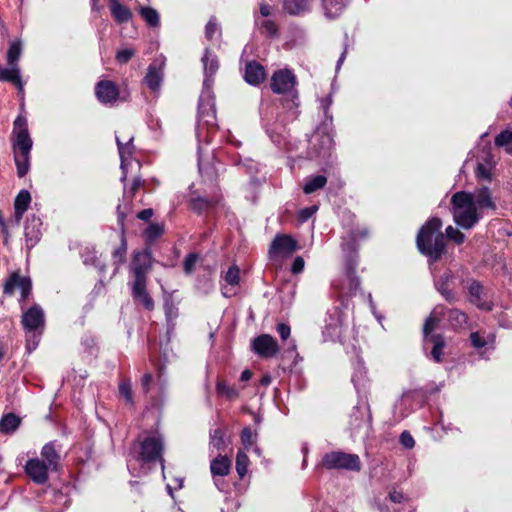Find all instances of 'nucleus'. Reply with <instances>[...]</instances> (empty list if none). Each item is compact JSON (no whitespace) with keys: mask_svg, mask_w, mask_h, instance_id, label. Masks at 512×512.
I'll use <instances>...</instances> for the list:
<instances>
[{"mask_svg":"<svg viewBox=\"0 0 512 512\" xmlns=\"http://www.w3.org/2000/svg\"><path fill=\"white\" fill-rule=\"evenodd\" d=\"M97 99L103 104H113L119 97V89L115 83L109 80L98 82L95 88Z\"/></svg>","mask_w":512,"mask_h":512,"instance_id":"2eb2a0df","label":"nucleus"},{"mask_svg":"<svg viewBox=\"0 0 512 512\" xmlns=\"http://www.w3.org/2000/svg\"><path fill=\"white\" fill-rule=\"evenodd\" d=\"M400 443L406 449H412L415 445L414 438L408 431H403L400 435Z\"/></svg>","mask_w":512,"mask_h":512,"instance_id":"603ef678","label":"nucleus"},{"mask_svg":"<svg viewBox=\"0 0 512 512\" xmlns=\"http://www.w3.org/2000/svg\"><path fill=\"white\" fill-rule=\"evenodd\" d=\"M11 142L17 175L24 177L29 171L30 152L33 142L28 131L27 120L22 115H19L14 121Z\"/></svg>","mask_w":512,"mask_h":512,"instance_id":"7ed1b4c3","label":"nucleus"},{"mask_svg":"<svg viewBox=\"0 0 512 512\" xmlns=\"http://www.w3.org/2000/svg\"><path fill=\"white\" fill-rule=\"evenodd\" d=\"M496 208L491 190L482 186L472 192L458 191L451 197V213L454 222L463 229H472L486 210Z\"/></svg>","mask_w":512,"mask_h":512,"instance_id":"f257e3e1","label":"nucleus"},{"mask_svg":"<svg viewBox=\"0 0 512 512\" xmlns=\"http://www.w3.org/2000/svg\"><path fill=\"white\" fill-rule=\"evenodd\" d=\"M482 291V286L479 283H472L469 287L471 302L475 304L478 308L489 311L492 309V304L488 301H483L481 299Z\"/></svg>","mask_w":512,"mask_h":512,"instance_id":"393cba45","label":"nucleus"},{"mask_svg":"<svg viewBox=\"0 0 512 512\" xmlns=\"http://www.w3.org/2000/svg\"><path fill=\"white\" fill-rule=\"evenodd\" d=\"M225 281L230 286H237L240 282V270L237 266H232L225 274Z\"/></svg>","mask_w":512,"mask_h":512,"instance_id":"37998d69","label":"nucleus"},{"mask_svg":"<svg viewBox=\"0 0 512 512\" xmlns=\"http://www.w3.org/2000/svg\"><path fill=\"white\" fill-rule=\"evenodd\" d=\"M173 482H174L173 484L167 483V485H166L167 491L171 495V497H173V490L182 488L183 478L176 477V478H174Z\"/></svg>","mask_w":512,"mask_h":512,"instance_id":"bf43d9fd","label":"nucleus"},{"mask_svg":"<svg viewBox=\"0 0 512 512\" xmlns=\"http://www.w3.org/2000/svg\"><path fill=\"white\" fill-rule=\"evenodd\" d=\"M270 86L274 93L287 95L289 97V109L296 110L299 107L297 78L293 71L287 68L275 71L271 77Z\"/></svg>","mask_w":512,"mask_h":512,"instance_id":"423d86ee","label":"nucleus"},{"mask_svg":"<svg viewBox=\"0 0 512 512\" xmlns=\"http://www.w3.org/2000/svg\"><path fill=\"white\" fill-rule=\"evenodd\" d=\"M438 321H439V319L435 316V312H433L427 318V320H426V322L424 324V327H423V332H424V336L426 338V341H428V336L434 330V328L436 327Z\"/></svg>","mask_w":512,"mask_h":512,"instance_id":"09e8293b","label":"nucleus"},{"mask_svg":"<svg viewBox=\"0 0 512 512\" xmlns=\"http://www.w3.org/2000/svg\"><path fill=\"white\" fill-rule=\"evenodd\" d=\"M21 323L26 332L31 333L44 325L43 309L35 304L27 311L23 312Z\"/></svg>","mask_w":512,"mask_h":512,"instance_id":"f8f14e48","label":"nucleus"},{"mask_svg":"<svg viewBox=\"0 0 512 512\" xmlns=\"http://www.w3.org/2000/svg\"><path fill=\"white\" fill-rule=\"evenodd\" d=\"M389 497L394 503H401L404 500V494L396 490L390 492Z\"/></svg>","mask_w":512,"mask_h":512,"instance_id":"69168bd1","label":"nucleus"},{"mask_svg":"<svg viewBox=\"0 0 512 512\" xmlns=\"http://www.w3.org/2000/svg\"><path fill=\"white\" fill-rule=\"evenodd\" d=\"M153 216V210L152 209H144L140 211L137 215V217L141 220L148 221Z\"/></svg>","mask_w":512,"mask_h":512,"instance_id":"338daca9","label":"nucleus"},{"mask_svg":"<svg viewBox=\"0 0 512 512\" xmlns=\"http://www.w3.org/2000/svg\"><path fill=\"white\" fill-rule=\"evenodd\" d=\"M297 249V242L289 235H277L269 249L272 259L280 260L291 256Z\"/></svg>","mask_w":512,"mask_h":512,"instance_id":"1a4fd4ad","label":"nucleus"},{"mask_svg":"<svg viewBox=\"0 0 512 512\" xmlns=\"http://www.w3.org/2000/svg\"><path fill=\"white\" fill-rule=\"evenodd\" d=\"M9 68H5L0 80L11 82L18 88L22 94L24 91V85L20 77V70L18 65H9Z\"/></svg>","mask_w":512,"mask_h":512,"instance_id":"b1692460","label":"nucleus"},{"mask_svg":"<svg viewBox=\"0 0 512 512\" xmlns=\"http://www.w3.org/2000/svg\"><path fill=\"white\" fill-rule=\"evenodd\" d=\"M135 54V51L132 48H124L117 52L116 60L119 63H127Z\"/></svg>","mask_w":512,"mask_h":512,"instance_id":"8fccbe9b","label":"nucleus"},{"mask_svg":"<svg viewBox=\"0 0 512 512\" xmlns=\"http://www.w3.org/2000/svg\"><path fill=\"white\" fill-rule=\"evenodd\" d=\"M163 441L159 434H152L144 437L139 442V451L128 460L127 466L133 476H140L147 473L142 464H147L159 460L163 464L162 458ZM164 470V465H162Z\"/></svg>","mask_w":512,"mask_h":512,"instance_id":"20e7f679","label":"nucleus"},{"mask_svg":"<svg viewBox=\"0 0 512 512\" xmlns=\"http://www.w3.org/2000/svg\"><path fill=\"white\" fill-rule=\"evenodd\" d=\"M41 226V219L35 215L27 218L24 226V237L27 250H31L40 241L42 235Z\"/></svg>","mask_w":512,"mask_h":512,"instance_id":"ddd939ff","label":"nucleus"},{"mask_svg":"<svg viewBox=\"0 0 512 512\" xmlns=\"http://www.w3.org/2000/svg\"><path fill=\"white\" fill-rule=\"evenodd\" d=\"M433 343L431 351L432 358L435 362H441L443 357V350L445 346L444 339L441 335L431 336L429 339Z\"/></svg>","mask_w":512,"mask_h":512,"instance_id":"f704fd0d","label":"nucleus"},{"mask_svg":"<svg viewBox=\"0 0 512 512\" xmlns=\"http://www.w3.org/2000/svg\"><path fill=\"white\" fill-rule=\"evenodd\" d=\"M165 61L162 58L155 59L147 69L144 84L154 93L158 92L164 77Z\"/></svg>","mask_w":512,"mask_h":512,"instance_id":"9d476101","label":"nucleus"},{"mask_svg":"<svg viewBox=\"0 0 512 512\" xmlns=\"http://www.w3.org/2000/svg\"><path fill=\"white\" fill-rule=\"evenodd\" d=\"M452 279V276L449 273H445L444 276L435 280L436 289L443 295V297L452 302L454 300L453 293L448 289V283Z\"/></svg>","mask_w":512,"mask_h":512,"instance_id":"7c9ffc66","label":"nucleus"},{"mask_svg":"<svg viewBox=\"0 0 512 512\" xmlns=\"http://www.w3.org/2000/svg\"><path fill=\"white\" fill-rule=\"evenodd\" d=\"M197 260L198 255L195 253H191L186 257L184 261V270L186 273L190 274L194 270Z\"/></svg>","mask_w":512,"mask_h":512,"instance_id":"864d4df0","label":"nucleus"},{"mask_svg":"<svg viewBox=\"0 0 512 512\" xmlns=\"http://www.w3.org/2000/svg\"><path fill=\"white\" fill-rule=\"evenodd\" d=\"M139 14L143 20L151 27H158L160 24L159 13L151 7H140Z\"/></svg>","mask_w":512,"mask_h":512,"instance_id":"2f4dec72","label":"nucleus"},{"mask_svg":"<svg viewBox=\"0 0 512 512\" xmlns=\"http://www.w3.org/2000/svg\"><path fill=\"white\" fill-rule=\"evenodd\" d=\"M205 80L203 84V91L199 101L198 123L196 135L199 141H208L207 135L212 130L216 129V111L210 91V77L213 76L218 69L217 58L206 50L202 58Z\"/></svg>","mask_w":512,"mask_h":512,"instance_id":"f03ea898","label":"nucleus"},{"mask_svg":"<svg viewBox=\"0 0 512 512\" xmlns=\"http://www.w3.org/2000/svg\"><path fill=\"white\" fill-rule=\"evenodd\" d=\"M249 458L244 451H238L236 456V471L240 478H243L248 472Z\"/></svg>","mask_w":512,"mask_h":512,"instance_id":"4c0bfd02","label":"nucleus"},{"mask_svg":"<svg viewBox=\"0 0 512 512\" xmlns=\"http://www.w3.org/2000/svg\"><path fill=\"white\" fill-rule=\"evenodd\" d=\"M18 289L21 292L22 300L26 299L31 291V281L27 277H22L18 273H13L4 286V293L11 295Z\"/></svg>","mask_w":512,"mask_h":512,"instance_id":"dca6fc26","label":"nucleus"},{"mask_svg":"<svg viewBox=\"0 0 512 512\" xmlns=\"http://www.w3.org/2000/svg\"><path fill=\"white\" fill-rule=\"evenodd\" d=\"M470 340L473 347L480 349L488 346L492 347L495 342V336L492 333L484 336L480 332H473L470 334Z\"/></svg>","mask_w":512,"mask_h":512,"instance_id":"c85d7f7f","label":"nucleus"},{"mask_svg":"<svg viewBox=\"0 0 512 512\" xmlns=\"http://www.w3.org/2000/svg\"><path fill=\"white\" fill-rule=\"evenodd\" d=\"M132 296L136 302L142 304L147 310H152L154 308V302L146 291V281L133 282Z\"/></svg>","mask_w":512,"mask_h":512,"instance_id":"a211bd4d","label":"nucleus"},{"mask_svg":"<svg viewBox=\"0 0 512 512\" xmlns=\"http://www.w3.org/2000/svg\"><path fill=\"white\" fill-rule=\"evenodd\" d=\"M217 392L220 395L226 396L229 399L236 398L238 396V392L234 387H230L225 383L219 382L217 384Z\"/></svg>","mask_w":512,"mask_h":512,"instance_id":"49530a36","label":"nucleus"},{"mask_svg":"<svg viewBox=\"0 0 512 512\" xmlns=\"http://www.w3.org/2000/svg\"><path fill=\"white\" fill-rule=\"evenodd\" d=\"M151 268L150 254L146 251L137 252L131 263V271L134 274V281H146V275Z\"/></svg>","mask_w":512,"mask_h":512,"instance_id":"4468645a","label":"nucleus"},{"mask_svg":"<svg viewBox=\"0 0 512 512\" xmlns=\"http://www.w3.org/2000/svg\"><path fill=\"white\" fill-rule=\"evenodd\" d=\"M252 349L256 354L264 358L273 357L279 351L276 340L268 334L255 338L252 342Z\"/></svg>","mask_w":512,"mask_h":512,"instance_id":"9b49d317","label":"nucleus"},{"mask_svg":"<svg viewBox=\"0 0 512 512\" xmlns=\"http://www.w3.org/2000/svg\"><path fill=\"white\" fill-rule=\"evenodd\" d=\"M231 461L227 456L218 455L210 463V471L212 476L224 477L230 473Z\"/></svg>","mask_w":512,"mask_h":512,"instance_id":"4be33fe9","label":"nucleus"},{"mask_svg":"<svg viewBox=\"0 0 512 512\" xmlns=\"http://www.w3.org/2000/svg\"><path fill=\"white\" fill-rule=\"evenodd\" d=\"M442 221L439 218H431L420 229L416 243L419 251L429 257L437 260L445 252L444 235L440 232Z\"/></svg>","mask_w":512,"mask_h":512,"instance_id":"39448f33","label":"nucleus"},{"mask_svg":"<svg viewBox=\"0 0 512 512\" xmlns=\"http://www.w3.org/2000/svg\"><path fill=\"white\" fill-rule=\"evenodd\" d=\"M327 183V178L323 175H316L305 179L303 191L305 194H311L322 189Z\"/></svg>","mask_w":512,"mask_h":512,"instance_id":"bb28decb","label":"nucleus"},{"mask_svg":"<svg viewBox=\"0 0 512 512\" xmlns=\"http://www.w3.org/2000/svg\"><path fill=\"white\" fill-rule=\"evenodd\" d=\"M210 445L217 451H222L226 448L227 444L224 439V434L220 429H216L211 433Z\"/></svg>","mask_w":512,"mask_h":512,"instance_id":"a19ab883","label":"nucleus"},{"mask_svg":"<svg viewBox=\"0 0 512 512\" xmlns=\"http://www.w3.org/2000/svg\"><path fill=\"white\" fill-rule=\"evenodd\" d=\"M49 469L51 468L39 459H31L25 466L26 473L37 484H44L47 481Z\"/></svg>","mask_w":512,"mask_h":512,"instance_id":"f3484780","label":"nucleus"},{"mask_svg":"<svg viewBox=\"0 0 512 512\" xmlns=\"http://www.w3.org/2000/svg\"><path fill=\"white\" fill-rule=\"evenodd\" d=\"M241 442L246 451H248L255 442V437L250 428L245 427L241 433Z\"/></svg>","mask_w":512,"mask_h":512,"instance_id":"a18cd8bd","label":"nucleus"},{"mask_svg":"<svg viewBox=\"0 0 512 512\" xmlns=\"http://www.w3.org/2000/svg\"><path fill=\"white\" fill-rule=\"evenodd\" d=\"M22 47L19 41H14L10 44L8 53H7V62L8 65H17V62L21 56Z\"/></svg>","mask_w":512,"mask_h":512,"instance_id":"58836bf2","label":"nucleus"},{"mask_svg":"<svg viewBox=\"0 0 512 512\" xmlns=\"http://www.w3.org/2000/svg\"><path fill=\"white\" fill-rule=\"evenodd\" d=\"M476 174L477 177L483 179H488L490 177L488 169L483 164H478Z\"/></svg>","mask_w":512,"mask_h":512,"instance_id":"0e129e2a","label":"nucleus"},{"mask_svg":"<svg viewBox=\"0 0 512 512\" xmlns=\"http://www.w3.org/2000/svg\"><path fill=\"white\" fill-rule=\"evenodd\" d=\"M322 465L327 469L360 470V459L356 454L341 451L327 453L322 458Z\"/></svg>","mask_w":512,"mask_h":512,"instance_id":"0eeeda50","label":"nucleus"},{"mask_svg":"<svg viewBox=\"0 0 512 512\" xmlns=\"http://www.w3.org/2000/svg\"><path fill=\"white\" fill-rule=\"evenodd\" d=\"M133 137L128 136L127 138H122L120 135H116V142L119 150V155L121 159V170L122 177L121 180L125 181L127 178L128 168L131 169H139L140 163L139 161H134L132 159L133 154V145H132Z\"/></svg>","mask_w":512,"mask_h":512,"instance_id":"6e6552de","label":"nucleus"},{"mask_svg":"<svg viewBox=\"0 0 512 512\" xmlns=\"http://www.w3.org/2000/svg\"><path fill=\"white\" fill-rule=\"evenodd\" d=\"M348 238H344L342 242V248L344 251L352 252L356 248V244L359 240L365 239L369 232L366 227L351 228L348 232Z\"/></svg>","mask_w":512,"mask_h":512,"instance_id":"6ab92c4d","label":"nucleus"},{"mask_svg":"<svg viewBox=\"0 0 512 512\" xmlns=\"http://www.w3.org/2000/svg\"><path fill=\"white\" fill-rule=\"evenodd\" d=\"M119 394L128 405H130V406L134 405L133 393H132V387H131L130 381L124 380L119 384Z\"/></svg>","mask_w":512,"mask_h":512,"instance_id":"ea45409f","label":"nucleus"},{"mask_svg":"<svg viewBox=\"0 0 512 512\" xmlns=\"http://www.w3.org/2000/svg\"><path fill=\"white\" fill-rule=\"evenodd\" d=\"M41 456L50 468L56 469L59 456L52 444H46L41 451Z\"/></svg>","mask_w":512,"mask_h":512,"instance_id":"473e14b6","label":"nucleus"},{"mask_svg":"<svg viewBox=\"0 0 512 512\" xmlns=\"http://www.w3.org/2000/svg\"><path fill=\"white\" fill-rule=\"evenodd\" d=\"M332 137L331 135L329 134H326L324 137H323V140H322V149L323 150H328L331 145H332Z\"/></svg>","mask_w":512,"mask_h":512,"instance_id":"774afa93","label":"nucleus"},{"mask_svg":"<svg viewBox=\"0 0 512 512\" xmlns=\"http://www.w3.org/2000/svg\"><path fill=\"white\" fill-rule=\"evenodd\" d=\"M256 23L261 26L263 32L268 36H274L277 33V27L272 20H263L260 22L259 19L256 18Z\"/></svg>","mask_w":512,"mask_h":512,"instance_id":"de8ad7c7","label":"nucleus"},{"mask_svg":"<svg viewBox=\"0 0 512 512\" xmlns=\"http://www.w3.org/2000/svg\"><path fill=\"white\" fill-rule=\"evenodd\" d=\"M219 32V27L214 20H210L205 28V35L208 39H212V37Z\"/></svg>","mask_w":512,"mask_h":512,"instance_id":"6e6d98bb","label":"nucleus"},{"mask_svg":"<svg viewBox=\"0 0 512 512\" xmlns=\"http://www.w3.org/2000/svg\"><path fill=\"white\" fill-rule=\"evenodd\" d=\"M323 1V7L325 10V14L328 18L334 19L338 17L343 9H344V3L334 0H322Z\"/></svg>","mask_w":512,"mask_h":512,"instance_id":"72a5a7b5","label":"nucleus"},{"mask_svg":"<svg viewBox=\"0 0 512 512\" xmlns=\"http://www.w3.org/2000/svg\"><path fill=\"white\" fill-rule=\"evenodd\" d=\"M305 262L300 256L296 257L292 263L291 271L293 274L301 273L304 269Z\"/></svg>","mask_w":512,"mask_h":512,"instance_id":"13d9d810","label":"nucleus"},{"mask_svg":"<svg viewBox=\"0 0 512 512\" xmlns=\"http://www.w3.org/2000/svg\"><path fill=\"white\" fill-rule=\"evenodd\" d=\"M266 73L264 67L256 62H250L246 65L244 78L250 85H258L265 79Z\"/></svg>","mask_w":512,"mask_h":512,"instance_id":"412c9836","label":"nucleus"},{"mask_svg":"<svg viewBox=\"0 0 512 512\" xmlns=\"http://www.w3.org/2000/svg\"><path fill=\"white\" fill-rule=\"evenodd\" d=\"M31 203V195L27 190H21L14 200V218L15 223L18 225L23 217V214L28 209Z\"/></svg>","mask_w":512,"mask_h":512,"instance_id":"aec40b11","label":"nucleus"},{"mask_svg":"<svg viewBox=\"0 0 512 512\" xmlns=\"http://www.w3.org/2000/svg\"><path fill=\"white\" fill-rule=\"evenodd\" d=\"M346 288H341L340 295L344 297L346 294L353 295L357 289L359 288L360 281L359 278L355 275L354 266L352 263H348L347 272H346Z\"/></svg>","mask_w":512,"mask_h":512,"instance_id":"5701e85b","label":"nucleus"},{"mask_svg":"<svg viewBox=\"0 0 512 512\" xmlns=\"http://www.w3.org/2000/svg\"><path fill=\"white\" fill-rule=\"evenodd\" d=\"M165 314L168 322H171L173 319L177 317V310L172 304H165Z\"/></svg>","mask_w":512,"mask_h":512,"instance_id":"e2e57ef3","label":"nucleus"},{"mask_svg":"<svg viewBox=\"0 0 512 512\" xmlns=\"http://www.w3.org/2000/svg\"><path fill=\"white\" fill-rule=\"evenodd\" d=\"M144 185V181L140 178V177H136L134 180H133V183H132V186L130 188V190L127 192L125 191V195H130V197L132 198L135 194V192L141 187Z\"/></svg>","mask_w":512,"mask_h":512,"instance_id":"052dcab7","label":"nucleus"},{"mask_svg":"<svg viewBox=\"0 0 512 512\" xmlns=\"http://www.w3.org/2000/svg\"><path fill=\"white\" fill-rule=\"evenodd\" d=\"M448 321L454 328H463L467 323V316L458 309H452L448 312Z\"/></svg>","mask_w":512,"mask_h":512,"instance_id":"c9c22d12","label":"nucleus"},{"mask_svg":"<svg viewBox=\"0 0 512 512\" xmlns=\"http://www.w3.org/2000/svg\"><path fill=\"white\" fill-rule=\"evenodd\" d=\"M277 331H278L281 339L284 341L288 339V337L290 336V332H291L290 327L284 323L278 324Z\"/></svg>","mask_w":512,"mask_h":512,"instance_id":"680f3d73","label":"nucleus"},{"mask_svg":"<svg viewBox=\"0 0 512 512\" xmlns=\"http://www.w3.org/2000/svg\"><path fill=\"white\" fill-rule=\"evenodd\" d=\"M20 424V418L14 414H7L2 417L0 420V432L2 433H12L14 432Z\"/></svg>","mask_w":512,"mask_h":512,"instance_id":"c756f323","label":"nucleus"},{"mask_svg":"<svg viewBox=\"0 0 512 512\" xmlns=\"http://www.w3.org/2000/svg\"><path fill=\"white\" fill-rule=\"evenodd\" d=\"M126 250H127L126 241H125L124 237L122 236L121 246L119 248H117L113 253V257L118 265L124 262Z\"/></svg>","mask_w":512,"mask_h":512,"instance_id":"3c124183","label":"nucleus"},{"mask_svg":"<svg viewBox=\"0 0 512 512\" xmlns=\"http://www.w3.org/2000/svg\"><path fill=\"white\" fill-rule=\"evenodd\" d=\"M317 210H318V206H316V205L302 209L299 212V220L301 222L307 221L313 214L316 213Z\"/></svg>","mask_w":512,"mask_h":512,"instance_id":"5fc2aeb1","label":"nucleus"},{"mask_svg":"<svg viewBox=\"0 0 512 512\" xmlns=\"http://www.w3.org/2000/svg\"><path fill=\"white\" fill-rule=\"evenodd\" d=\"M446 236L448 239L454 241L456 244H461L465 241V235L458 228L448 226L446 228Z\"/></svg>","mask_w":512,"mask_h":512,"instance_id":"c03bdc74","label":"nucleus"},{"mask_svg":"<svg viewBox=\"0 0 512 512\" xmlns=\"http://www.w3.org/2000/svg\"><path fill=\"white\" fill-rule=\"evenodd\" d=\"M331 105H332V96L331 95H328L327 97L321 99V101H320V106H321L326 118L329 119L330 122L332 121V116L328 115V111H329V108Z\"/></svg>","mask_w":512,"mask_h":512,"instance_id":"4d7b16f0","label":"nucleus"},{"mask_svg":"<svg viewBox=\"0 0 512 512\" xmlns=\"http://www.w3.org/2000/svg\"><path fill=\"white\" fill-rule=\"evenodd\" d=\"M284 9L291 15H299L310 8V0H284Z\"/></svg>","mask_w":512,"mask_h":512,"instance_id":"a878e982","label":"nucleus"},{"mask_svg":"<svg viewBox=\"0 0 512 512\" xmlns=\"http://www.w3.org/2000/svg\"><path fill=\"white\" fill-rule=\"evenodd\" d=\"M495 144L498 147H505L506 152L512 154V130L506 129L497 135Z\"/></svg>","mask_w":512,"mask_h":512,"instance_id":"e433bc0d","label":"nucleus"},{"mask_svg":"<svg viewBox=\"0 0 512 512\" xmlns=\"http://www.w3.org/2000/svg\"><path fill=\"white\" fill-rule=\"evenodd\" d=\"M109 9L111 15L117 23H127L132 18V11L123 4L115 5Z\"/></svg>","mask_w":512,"mask_h":512,"instance_id":"cd10ccee","label":"nucleus"},{"mask_svg":"<svg viewBox=\"0 0 512 512\" xmlns=\"http://www.w3.org/2000/svg\"><path fill=\"white\" fill-rule=\"evenodd\" d=\"M163 227L159 224H150L145 230V238L147 242H153L163 233Z\"/></svg>","mask_w":512,"mask_h":512,"instance_id":"79ce46f5","label":"nucleus"}]
</instances>
